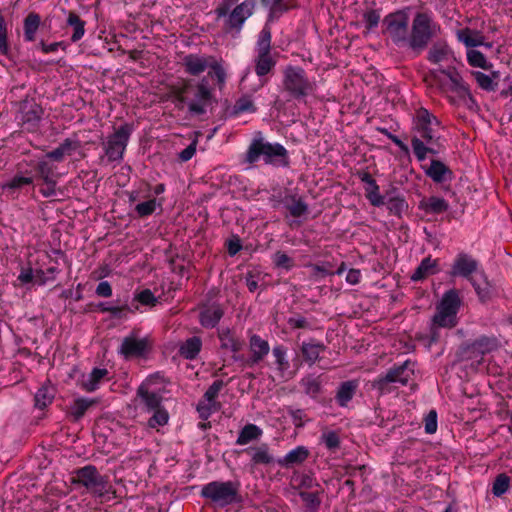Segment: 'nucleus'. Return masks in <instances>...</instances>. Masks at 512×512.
Returning a JSON list of instances; mask_svg holds the SVG:
<instances>
[{
    "mask_svg": "<svg viewBox=\"0 0 512 512\" xmlns=\"http://www.w3.org/2000/svg\"><path fill=\"white\" fill-rule=\"evenodd\" d=\"M176 98L179 102L187 105L188 112L192 116L205 114L208 108L216 102L206 77L197 83L191 80L184 81L177 89Z\"/></svg>",
    "mask_w": 512,
    "mask_h": 512,
    "instance_id": "f257e3e1",
    "label": "nucleus"
},
{
    "mask_svg": "<svg viewBox=\"0 0 512 512\" xmlns=\"http://www.w3.org/2000/svg\"><path fill=\"white\" fill-rule=\"evenodd\" d=\"M440 31V25L434 21L430 12H417L412 20L406 47L414 56H419Z\"/></svg>",
    "mask_w": 512,
    "mask_h": 512,
    "instance_id": "f03ea898",
    "label": "nucleus"
},
{
    "mask_svg": "<svg viewBox=\"0 0 512 512\" xmlns=\"http://www.w3.org/2000/svg\"><path fill=\"white\" fill-rule=\"evenodd\" d=\"M462 300L456 289L446 291L436 307L437 312L432 318L430 327L431 341L438 340L439 328H453L457 325V313L461 307Z\"/></svg>",
    "mask_w": 512,
    "mask_h": 512,
    "instance_id": "7ed1b4c3",
    "label": "nucleus"
},
{
    "mask_svg": "<svg viewBox=\"0 0 512 512\" xmlns=\"http://www.w3.org/2000/svg\"><path fill=\"white\" fill-rule=\"evenodd\" d=\"M287 154L284 146L278 143L265 141L261 133L250 143L245 155V161L249 164L259 161L261 158L266 164H278L282 162Z\"/></svg>",
    "mask_w": 512,
    "mask_h": 512,
    "instance_id": "20e7f679",
    "label": "nucleus"
},
{
    "mask_svg": "<svg viewBox=\"0 0 512 512\" xmlns=\"http://www.w3.org/2000/svg\"><path fill=\"white\" fill-rule=\"evenodd\" d=\"M238 488L239 485L232 481H212L202 487L200 495L217 507L223 508L241 501Z\"/></svg>",
    "mask_w": 512,
    "mask_h": 512,
    "instance_id": "39448f33",
    "label": "nucleus"
},
{
    "mask_svg": "<svg viewBox=\"0 0 512 512\" xmlns=\"http://www.w3.org/2000/svg\"><path fill=\"white\" fill-rule=\"evenodd\" d=\"M413 374L414 363L406 360L400 365H394L385 374L379 375L372 381L371 387L377 390L380 396L388 394L393 391V384L407 385Z\"/></svg>",
    "mask_w": 512,
    "mask_h": 512,
    "instance_id": "423d86ee",
    "label": "nucleus"
},
{
    "mask_svg": "<svg viewBox=\"0 0 512 512\" xmlns=\"http://www.w3.org/2000/svg\"><path fill=\"white\" fill-rule=\"evenodd\" d=\"M409 7L396 10L387 14L382 23L384 33H387L397 47H404L407 44L409 35Z\"/></svg>",
    "mask_w": 512,
    "mask_h": 512,
    "instance_id": "0eeeda50",
    "label": "nucleus"
},
{
    "mask_svg": "<svg viewBox=\"0 0 512 512\" xmlns=\"http://www.w3.org/2000/svg\"><path fill=\"white\" fill-rule=\"evenodd\" d=\"M440 121L430 113L426 108H419L413 117L412 130L416 133L415 136L420 138L426 144H437L440 136L437 134V129L440 127Z\"/></svg>",
    "mask_w": 512,
    "mask_h": 512,
    "instance_id": "6e6552de",
    "label": "nucleus"
},
{
    "mask_svg": "<svg viewBox=\"0 0 512 512\" xmlns=\"http://www.w3.org/2000/svg\"><path fill=\"white\" fill-rule=\"evenodd\" d=\"M72 483L85 487L96 497H103L108 492V481L94 465H86L75 470Z\"/></svg>",
    "mask_w": 512,
    "mask_h": 512,
    "instance_id": "1a4fd4ad",
    "label": "nucleus"
},
{
    "mask_svg": "<svg viewBox=\"0 0 512 512\" xmlns=\"http://www.w3.org/2000/svg\"><path fill=\"white\" fill-rule=\"evenodd\" d=\"M499 347L500 342L497 337L482 335L473 342L463 343L457 351V357L460 361L477 360L480 362L485 354L495 351Z\"/></svg>",
    "mask_w": 512,
    "mask_h": 512,
    "instance_id": "9d476101",
    "label": "nucleus"
},
{
    "mask_svg": "<svg viewBox=\"0 0 512 512\" xmlns=\"http://www.w3.org/2000/svg\"><path fill=\"white\" fill-rule=\"evenodd\" d=\"M316 82L309 78L303 68L290 65V100L307 104V97L314 94Z\"/></svg>",
    "mask_w": 512,
    "mask_h": 512,
    "instance_id": "9b49d317",
    "label": "nucleus"
},
{
    "mask_svg": "<svg viewBox=\"0 0 512 512\" xmlns=\"http://www.w3.org/2000/svg\"><path fill=\"white\" fill-rule=\"evenodd\" d=\"M131 133L132 126L125 123L103 142L105 155L110 162H120L123 159Z\"/></svg>",
    "mask_w": 512,
    "mask_h": 512,
    "instance_id": "f8f14e48",
    "label": "nucleus"
},
{
    "mask_svg": "<svg viewBox=\"0 0 512 512\" xmlns=\"http://www.w3.org/2000/svg\"><path fill=\"white\" fill-rule=\"evenodd\" d=\"M256 2L255 0H244L236 5L224 18L223 29L226 33L237 37L245 21L253 14Z\"/></svg>",
    "mask_w": 512,
    "mask_h": 512,
    "instance_id": "ddd939ff",
    "label": "nucleus"
},
{
    "mask_svg": "<svg viewBox=\"0 0 512 512\" xmlns=\"http://www.w3.org/2000/svg\"><path fill=\"white\" fill-rule=\"evenodd\" d=\"M43 109L34 99H25L19 105V122L28 131H35L42 119Z\"/></svg>",
    "mask_w": 512,
    "mask_h": 512,
    "instance_id": "4468645a",
    "label": "nucleus"
},
{
    "mask_svg": "<svg viewBox=\"0 0 512 512\" xmlns=\"http://www.w3.org/2000/svg\"><path fill=\"white\" fill-rule=\"evenodd\" d=\"M479 267V262L471 255L460 252L456 255L451 269L448 272L451 277H462L467 280L475 277Z\"/></svg>",
    "mask_w": 512,
    "mask_h": 512,
    "instance_id": "2eb2a0df",
    "label": "nucleus"
},
{
    "mask_svg": "<svg viewBox=\"0 0 512 512\" xmlns=\"http://www.w3.org/2000/svg\"><path fill=\"white\" fill-rule=\"evenodd\" d=\"M439 74L446 76L449 80L448 90L456 93L459 97L470 96L468 84L455 67L439 68L431 71L433 78L441 83Z\"/></svg>",
    "mask_w": 512,
    "mask_h": 512,
    "instance_id": "dca6fc26",
    "label": "nucleus"
},
{
    "mask_svg": "<svg viewBox=\"0 0 512 512\" xmlns=\"http://www.w3.org/2000/svg\"><path fill=\"white\" fill-rule=\"evenodd\" d=\"M322 485L311 474L304 471H293L290 475V498L308 492L318 490Z\"/></svg>",
    "mask_w": 512,
    "mask_h": 512,
    "instance_id": "f3484780",
    "label": "nucleus"
},
{
    "mask_svg": "<svg viewBox=\"0 0 512 512\" xmlns=\"http://www.w3.org/2000/svg\"><path fill=\"white\" fill-rule=\"evenodd\" d=\"M323 494L324 488L319 487L318 490L304 492L290 499L300 507L302 512H319Z\"/></svg>",
    "mask_w": 512,
    "mask_h": 512,
    "instance_id": "a211bd4d",
    "label": "nucleus"
},
{
    "mask_svg": "<svg viewBox=\"0 0 512 512\" xmlns=\"http://www.w3.org/2000/svg\"><path fill=\"white\" fill-rule=\"evenodd\" d=\"M213 56L188 54L183 58L185 72L192 76H198L210 67Z\"/></svg>",
    "mask_w": 512,
    "mask_h": 512,
    "instance_id": "6ab92c4d",
    "label": "nucleus"
},
{
    "mask_svg": "<svg viewBox=\"0 0 512 512\" xmlns=\"http://www.w3.org/2000/svg\"><path fill=\"white\" fill-rule=\"evenodd\" d=\"M427 177L435 183L451 181L454 177L452 170L442 161L432 159L429 166H422Z\"/></svg>",
    "mask_w": 512,
    "mask_h": 512,
    "instance_id": "aec40b11",
    "label": "nucleus"
},
{
    "mask_svg": "<svg viewBox=\"0 0 512 512\" xmlns=\"http://www.w3.org/2000/svg\"><path fill=\"white\" fill-rule=\"evenodd\" d=\"M148 347L146 339H138L134 336H127L123 339L118 350L124 358L140 357L144 355Z\"/></svg>",
    "mask_w": 512,
    "mask_h": 512,
    "instance_id": "412c9836",
    "label": "nucleus"
},
{
    "mask_svg": "<svg viewBox=\"0 0 512 512\" xmlns=\"http://www.w3.org/2000/svg\"><path fill=\"white\" fill-rule=\"evenodd\" d=\"M250 350L252 356L245 361L246 365L253 366L260 362L269 352V344L258 335L250 338Z\"/></svg>",
    "mask_w": 512,
    "mask_h": 512,
    "instance_id": "4be33fe9",
    "label": "nucleus"
},
{
    "mask_svg": "<svg viewBox=\"0 0 512 512\" xmlns=\"http://www.w3.org/2000/svg\"><path fill=\"white\" fill-rule=\"evenodd\" d=\"M457 40L463 43L467 48L474 49L475 47L484 45V35L475 29L468 27L456 31Z\"/></svg>",
    "mask_w": 512,
    "mask_h": 512,
    "instance_id": "5701e85b",
    "label": "nucleus"
},
{
    "mask_svg": "<svg viewBox=\"0 0 512 512\" xmlns=\"http://www.w3.org/2000/svg\"><path fill=\"white\" fill-rule=\"evenodd\" d=\"M223 315L224 311L219 305H211L200 312L199 320L203 327L214 328Z\"/></svg>",
    "mask_w": 512,
    "mask_h": 512,
    "instance_id": "b1692460",
    "label": "nucleus"
},
{
    "mask_svg": "<svg viewBox=\"0 0 512 512\" xmlns=\"http://www.w3.org/2000/svg\"><path fill=\"white\" fill-rule=\"evenodd\" d=\"M420 210L427 214H441L446 212L449 208L448 202L440 197L431 196L423 198L418 205Z\"/></svg>",
    "mask_w": 512,
    "mask_h": 512,
    "instance_id": "393cba45",
    "label": "nucleus"
},
{
    "mask_svg": "<svg viewBox=\"0 0 512 512\" xmlns=\"http://www.w3.org/2000/svg\"><path fill=\"white\" fill-rule=\"evenodd\" d=\"M411 145L413 149V153L416 159L419 162H423L426 160L428 154L436 155L439 153V149L435 148V146L439 147V143L437 144H426V142L422 141L417 136H413L411 138Z\"/></svg>",
    "mask_w": 512,
    "mask_h": 512,
    "instance_id": "a878e982",
    "label": "nucleus"
},
{
    "mask_svg": "<svg viewBox=\"0 0 512 512\" xmlns=\"http://www.w3.org/2000/svg\"><path fill=\"white\" fill-rule=\"evenodd\" d=\"M358 384L356 381L342 382L337 390L335 399L340 407H346L347 404L353 399Z\"/></svg>",
    "mask_w": 512,
    "mask_h": 512,
    "instance_id": "bb28decb",
    "label": "nucleus"
},
{
    "mask_svg": "<svg viewBox=\"0 0 512 512\" xmlns=\"http://www.w3.org/2000/svg\"><path fill=\"white\" fill-rule=\"evenodd\" d=\"M437 272V260L428 256L424 258L418 267L415 269L411 276L412 281H421L428 277L429 275H433Z\"/></svg>",
    "mask_w": 512,
    "mask_h": 512,
    "instance_id": "cd10ccee",
    "label": "nucleus"
},
{
    "mask_svg": "<svg viewBox=\"0 0 512 512\" xmlns=\"http://www.w3.org/2000/svg\"><path fill=\"white\" fill-rule=\"evenodd\" d=\"M202 347V340L193 336L185 340L179 348V354L185 359L193 360L197 357Z\"/></svg>",
    "mask_w": 512,
    "mask_h": 512,
    "instance_id": "c85d7f7f",
    "label": "nucleus"
},
{
    "mask_svg": "<svg viewBox=\"0 0 512 512\" xmlns=\"http://www.w3.org/2000/svg\"><path fill=\"white\" fill-rule=\"evenodd\" d=\"M107 374L108 370L105 368H94L87 376H83L81 387L87 392H93Z\"/></svg>",
    "mask_w": 512,
    "mask_h": 512,
    "instance_id": "c756f323",
    "label": "nucleus"
},
{
    "mask_svg": "<svg viewBox=\"0 0 512 512\" xmlns=\"http://www.w3.org/2000/svg\"><path fill=\"white\" fill-rule=\"evenodd\" d=\"M137 396L141 399L148 411H153L161 407V395L156 392H150L144 385L138 388Z\"/></svg>",
    "mask_w": 512,
    "mask_h": 512,
    "instance_id": "7c9ffc66",
    "label": "nucleus"
},
{
    "mask_svg": "<svg viewBox=\"0 0 512 512\" xmlns=\"http://www.w3.org/2000/svg\"><path fill=\"white\" fill-rule=\"evenodd\" d=\"M246 453L251 455V460L253 464H271L274 459L268 452V446L266 444H262L258 447H250L245 450Z\"/></svg>",
    "mask_w": 512,
    "mask_h": 512,
    "instance_id": "2f4dec72",
    "label": "nucleus"
},
{
    "mask_svg": "<svg viewBox=\"0 0 512 512\" xmlns=\"http://www.w3.org/2000/svg\"><path fill=\"white\" fill-rule=\"evenodd\" d=\"M449 53L450 49L446 42H436L429 48L427 60L437 64L445 60Z\"/></svg>",
    "mask_w": 512,
    "mask_h": 512,
    "instance_id": "473e14b6",
    "label": "nucleus"
},
{
    "mask_svg": "<svg viewBox=\"0 0 512 512\" xmlns=\"http://www.w3.org/2000/svg\"><path fill=\"white\" fill-rule=\"evenodd\" d=\"M262 435V430L255 424L245 425L239 432L236 444L246 445Z\"/></svg>",
    "mask_w": 512,
    "mask_h": 512,
    "instance_id": "72a5a7b5",
    "label": "nucleus"
},
{
    "mask_svg": "<svg viewBox=\"0 0 512 512\" xmlns=\"http://www.w3.org/2000/svg\"><path fill=\"white\" fill-rule=\"evenodd\" d=\"M467 62L471 67L490 70L493 64L490 63L486 56L476 49H468L466 52Z\"/></svg>",
    "mask_w": 512,
    "mask_h": 512,
    "instance_id": "f704fd0d",
    "label": "nucleus"
},
{
    "mask_svg": "<svg viewBox=\"0 0 512 512\" xmlns=\"http://www.w3.org/2000/svg\"><path fill=\"white\" fill-rule=\"evenodd\" d=\"M67 25L73 28L71 41H79L85 33V21H83L76 13L70 12L67 18Z\"/></svg>",
    "mask_w": 512,
    "mask_h": 512,
    "instance_id": "c9c22d12",
    "label": "nucleus"
},
{
    "mask_svg": "<svg viewBox=\"0 0 512 512\" xmlns=\"http://www.w3.org/2000/svg\"><path fill=\"white\" fill-rule=\"evenodd\" d=\"M480 278L478 279L476 276L474 278H471L470 283L474 287L479 299L481 302H485L490 298L491 295V289L490 285L487 282L486 278L484 277V273H480Z\"/></svg>",
    "mask_w": 512,
    "mask_h": 512,
    "instance_id": "e433bc0d",
    "label": "nucleus"
},
{
    "mask_svg": "<svg viewBox=\"0 0 512 512\" xmlns=\"http://www.w3.org/2000/svg\"><path fill=\"white\" fill-rule=\"evenodd\" d=\"M95 403V400L88 398H78L74 400L70 407V414L72 415L74 421L80 420L86 411Z\"/></svg>",
    "mask_w": 512,
    "mask_h": 512,
    "instance_id": "4c0bfd02",
    "label": "nucleus"
},
{
    "mask_svg": "<svg viewBox=\"0 0 512 512\" xmlns=\"http://www.w3.org/2000/svg\"><path fill=\"white\" fill-rule=\"evenodd\" d=\"M300 386L302 387L304 393L312 398H316L317 395L321 392V381L319 377H315L313 375L304 377L300 382Z\"/></svg>",
    "mask_w": 512,
    "mask_h": 512,
    "instance_id": "58836bf2",
    "label": "nucleus"
},
{
    "mask_svg": "<svg viewBox=\"0 0 512 512\" xmlns=\"http://www.w3.org/2000/svg\"><path fill=\"white\" fill-rule=\"evenodd\" d=\"M54 399V388L43 386L35 394V406L39 409L46 408Z\"/></svg>",
    "mask_w": 512,
    "mask_h": 512,
    "instance_id": "ea45409f",
    "label": "nucleus"
},
{
    "mask_svg": "<svg viewBox=\"0 0 512 512\" xmlns=\"http://www.w3.org/2000/svg\"><path fill=\"white\" fill-rule=\"evenodd\" d=\"M40 24V17L36 13H30L24 20V38L26 41H33L35 33Z\"/></svg>",
    "mask_w": 512,
    "mask_h": 512,
    "instance_id": "a19ab883",
    "label": "nucleus"
},
{
    "mask_svg": "<svg viewBox=\"0 0 512 512\" xmlns=\"http://www.w3.org/2000/svg\"><path fill=\"white\" fill-rule=\"evenodd\" d=\"M271 50V30L265 25L258 36L256 51L258 55L270 54Z\"/></svg>",
    "mask_w": 512,
    "mask_h": 512,
    "instance_id": "79ce46f5",
    "label": "nucleus"
},
{
    "mask_svg": "<svg viewBox=\"0 0 512 512\" xmlns=\"http://www.w3.org/2000/svg\"><path fill=\"white\" fill-rule=\"evenodd\" d=\"M471 74L481 89L487 92L496 91L498 82L494 81V79L491 76L480 71H472Z\"/></svg>",
    "mask_w": 512,
    "mask_h": 512,
    "instance_id": "37998d69",
    "label": "nucleus"
},
{
    "mask_svg": "<svg viewBox=\"0 0 512 512\" xmlns=\"http://www.w3.org/2000/svg\"><path fill=\"white\" fill-rule=\"evenodd\" d=\"M219 339L221 341V347L224 349H230L234 353L240 351L243 347V342L234 338L230 331L223 330L219 333Z\"/></svg>",
    "mask_w": 512,
    "mask_h": 512,
    "instance_id": "c03bdc74",
    "label": "nucleus"
},
{
    "mask_svg": "<svg viewBox=\"0 0 512 512\" xmlns=\"http://www.w3.org/2000/svg\"><path fill=\"white\" fill-rule=\"evenodd\" d=\"M255 63V72L258 76L268 74L275 65V61L272 59L271 54L257 55Z\"/></svg>",
    "mask_w": 512,
    "mask_h": 512,
    "instance_id": "a18cd8bd",
    "label": "nucleus"
},
{
    "mask_svg": "<svg viewBox=\"0 0 512 512\" xmlns=\"http://www.w3.org/2000/svg\"><path fill=\"white\" fill-rule=\"evenodd\" d=\"M211 71H209L208 76L214 77L216 79L217 85L219 89H222L226 82V71L223 68L222 64L215 59V57L212 60V63L209 67Z\"/></svg>",
    "mask_w": 512,
    "mask_h": 512,
    "instance_id": "49530a36",
    "label": "nucleus"
},
{
    "mask_svg": "<svg viewBox=\"0 0 512 512\" xmlns=\"http://www.w3.org/2000/svg\"><path fill=\"white\" fill-rule=\"evenodd\" d=\"M284 0H261L264 7L269 9V19L279 17L286 11Z\"/></svg>",
    "mask_w": 512,
    "mask_h": 512,
    "instance_id": "de8ad7c7",
    "label": "nucleus"
},
{
    "mask_svg": "<svg viewBox=\"0 0 512 512\" xmlns=\"http://www.w3.org/2000/svg\"><path fill=\"white\" fill-rule=\"evenodd\" d=\"M324 349V346L321 344H312V343H304L302 345V354L304 359L313 364L319 357L320 351Z\"/></svg>",
    "mask_w": 512,
    "mask_h": 512,
    "instance_id": "09e8293b",
    "label": "nucleus"
},
{
    "mask_svg": "<svg viewBox=\"0 0 512 512\" xmlns=\"http://www.w3.org/2000/svg\"><path fill=\"white\" fill-rule=\"evenodd\" d=\"M510 486V478L505 473H501L496 476L493 487H492V493L499 497L507 492Z\"/></svg>",
    "mask_w": 512,
    "mask_h": 512,
    "instance_id": "8fccbe9b",
    "label": "nucleus"
},
{
    "mask_svg": "<svg viewBox=\"0 0 512 512\" xmlns=\"http://www.w3.org/2000/svg\"><path fill=\"white\" fill-rule=\"evenodd\" d=\"M385 205L391 214L396 216H401L402 212L407 209L408 205L404 198L402 197H389L387 201H385Z\"/></svg>",
    "mask_w": 512,
    "mask_h": 512,
    "instance_id": "3c124183",
    "label": "nucleus"
},
{
    "mask_svg": "<svg viewBox=\"0 0 512 512\" xmlns=\"http://www.w3.org/2000/svg\"><path fill=\"white\" fill-rule=\"evenodd\" d=\"M255 111H256V108L253 104V101L249 97L244 96V97L239 98L235 102L232 112H231V115L236 116L240 113L255 112Z\"/></svg>",
    "mask_w": 512,
    "mask_h": 512,
    "instance_id": "603ef678",
    "label": "nucleus"
},
{
    "mask_svg": "<svg viewBox=\"0 0 512 512\" xmlns=\"http://www.w3.org/2000/svg\"><path fill=\"white\" fill-rule=\"evenodd\" d=\"M308 213V205L302 198L290 195V216L302 217Z\"/></svg>",
    "mask_w": 512,
    "mask_h": 512,
    "instance_id": "864d4df0",
    "label": "nucleus"
},
{
    "mask_svg": "<svg viewBox=\"0 0 512 512\" xmlns=\"http://www.w3.org/2000/svg\"><path fill=\"white\" fill-rule=\"evenodd\" d=\"M157 207L156 199H150L148 201L138 203L134 210L137 213V216L140 218L147 217L152 215Z\"/></svg>",
    "mask_w": 512,
    "mask_h": 512,
    "instance_id": "5fc2aeb1",
    "label": "nucleus"
},
{
    "mask_svg": "<svg viewBox=\"0 0 512 512\" xmlns=\"http://www.w3.org/2000/svg\"><path fill=\"white\" fill-rule=\"evenodd\" d=\"M153 411V416L148 420L149 427L155 428L157 426H164L168 423L169 414L164 408L160 407Z\"/></svg>",
    "mask_w": 512,
    "mask_h": 512,
    "instance_id": "6e6d98bb",
    "label": "nucleus"
},
{
    "mask_svg": "<svg viewBox=\"0 0 512 512\" xmlns=\"http://www.w3.org/2000/svg\"><path fill=\"white\" fill-rule=\"evenodd\" d=\"M226 385L223 380L214 381L203 395V399L209 403H215L221 389Z\"/></svg>",
    "mask_w": 512,
    "mask_h": 512,
    "instance_id": "4d7b16f0",
    "label": "nucleus"
},
{
    "mask_svg": "<svg viewBox=\"0 0 512 512\" xmlns=\"http://www.w3.org/2000/svg\"><path fill=\"white\" fill-rule=\"evenodd\" d=\"M309 455L310 451L305 446H298L295 449L290 450V465L303 463Z\"/></svg>",
    "mask_w": 512,
    "mask_h": 512,
    "instance_id": "13d9d810",
    "label": "nucleus"
},
{
    "mask_svg": "<svg viewBox=\"0 0 512 512\" xmlns=\"http://www.w3.org/2000/svg\"><path fill=\"white\" fill-rule=\"evenodd\" d=\"M363 20L369 32L378 26L380 22V12L375 9H370L363 14Z\"/></svg>",
    "mask_w": 512,
    "mask_h": 512,
    "instance_id": "bf43d9fd",
    "label": "nucleus"
},
{
    "mask_svg": "<svg viewBox=\"0 0 512 512\" xmlns=\"http://www.w3.org/2000/svg\"><path fill=\"white\" fill-rule=\"evenodd\" d=\"M35 172L43 181L53 179V167L47 161H39L35 166Z\"/></svg>",
    "mask_w": 512,
    "mask_h": 512,
    "instance_id": "052dcab7",
    "label": "nucleus"
},
{
    "mask_svg": "<svg viewBox=\"0 0 512 512\" xmlns=\"http://www.w3.org/2000/svg\"><path fill=\"white\" fill-rule=\"evenodd\" d=\"M33 183L32 177H25V176H14L8 183H6L3 188L4 189H10V190H16L20 189L21 187L25 185H30Z\"/></svg>",
    "mask_w": 512,
    "mask_h": 512,
    "instance_id": "680f3d73",
    "label": "nucleus"
},
{
    "mask_svg": "<svg viewBox=\"0 0 512 512\" xmlns=\"http://www.w3.org/2000/svg\"><path fill=\"white\" fill-rule=\"evenodd\" d=\"M97 308L101 311V312H109L111 313L114 317H117V318H120L122 317V312L123 311H126V310H129V306L125 303L123 305H115V306H110L108 305L107 303H104V302H101L97 305Z\"/></svg>",
    "mask_w": 512,
    "mask_h": 512,
    "instance_id": "e2e57ef3",
    "label": "nucleus"
},
{
    "mask_svg": "<svg viewBox=\"0 0 512 512\" xmlns=\"http://www.w3.org/2000/svg\"><path fill=\"white\" fill-rule=\"evenodd\" d=\"M322 440L329 450H336L340 446V438L335 431H329L322 435Z\"/></svg>",
    "mask_w": 512,
    "mask_h": 512,
    "instance_id": "0e129e2a",
    "label": "nucleus"
},
{
    "mask_svg": "<svg viewBox=\"0 0 512 512\" xmlns=\"http://www.w3.org/2000/svg\"><path fill=\"white\" fill-rule=\"evenodd\" d=\"M425 432L427 434H434L437 430V412L431 410L424 419Z\"/></svg>",
    "mask_w": 512,
    "mask_h": 512,
    "instance_id": "69168bd1",
    "label": "nucleus"
},
{
    "mask_svg": "<svg viewBox=\"0 0 512 512\" xmlns=\"http://www.w3.org/2000/svg\"><path fill=\"white\" fill-rule=\"evenodd\" d=\"M365 196L369 200L371 205H373L375 207H380V206L385 205V196L381 195L379 193V190H374V189L366 190Z\"/></svg>",
    "mask_w": 512,
    "mask_h": 512,
    "instance_id": "338daca9",
    "label": "nucleus"
},
{
    "mask_svg": "<svg viewBox=\"0 0 512 512\" xmlns=\"http://www.w3.org/2000/svg\"><path fill=\"white\" fill-rule=\"evenodd\" d=\"M136 299L143 305H155L157 298L149 289L142 290L136 297Z\"/></svg>",
    "mask_w": 512,
    "mask_h": 512,
    "instance_id": "774afa93",
    "label": "nucleus"
}]
</instances>
